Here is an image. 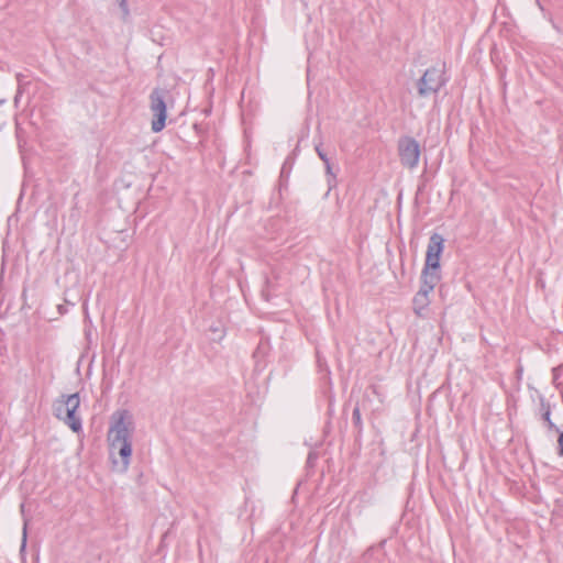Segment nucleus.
<instances>
[{"mask_svg":"<svg viewBox=\"0 0 563 563\" xmlns=\"http://www.w3.org/2000/svg\"><path fill=\"white\" fill-rule=\"evenodd\" d=\"M167 95V91L163 89H154L151 95V111L154 115V119L152 120V131L155 133L161 132L165 128L166 123V102H165V96Z\"/></svg>","mask_w":563,"mask_h":563,"instance_id":"nucleus-4","label":"nucleus"},{"mask_svg":"<svg viewBox=\"0 0 563 563\" xmlns=\"http://www.w3.org/2000/svg\"><path fill=\"white\" fill-rule=\"evenodd\" d=\"M134 431L133 416L129 410L112 413L107 441L112 464L120 472H126L130 466Z\"/></svg>","mask_w":563,"mask_h":563,"instance_id":"nucleus-1","label":"nucleus"},{"mask_svg":"<svg viewBox=\"0 0 563 563\" xmlns=\"http://www.w3.org/2000/svg\"><path fill=\"white\" fill-rule=\"evenodd\" d=\"M556 368H560V372H563V364L559 365Z\"/></svg>","mask_w":563,"mask_h":563,"instance_id":"nucleus-16","label":"nucleus"},{"mask_svg":"<svg viewBox=\"0 0 563 563\" xmlns=\"http://www.w3.org/2000/svg\"><path fill=\"white\" fill-rule=\"evenodd\" d=\"M429 294L419 290L412 300L413 311L417 316L421 317L426 308L429 306Z\"/></svg>","mask_w":563,"mask_h":563,"instance_id":"nucleus-8","label":"nucleus"},{"mask_svg":"<svg viewBox=\"0 0 563 563\" xmlns=\"http://www.w3.org/2000/svg\"><path fill=\"white\" fill-rule=\"evenodd\" d=\"M119 2V7L120 9L122 10V13H123V18H128L129 14H130V10H129V7H128V0H118Z\"/></svg>","mask_w":563,"mask_h":563,"instance_id":"nucleus-11","label":"nucleus"},{"mask_svg":"<svg viewBox=\"0 0 563 563\" xmlns=\"http://www.w3.org/2000/svg\"><path fill=\"white\" fill-rule=\"evenodd\" d=\"M559 454L563 456V432L559 435L558 439Z\"/></svg>","mask_w":563,"mask_h":563,"instance_id":"nucleus-15","label":"nucleus"},{"mask_svg":"<svg viewBox=\"0 0 563 563\" xmlns=\"http://www.w3.org/2000/svg\"><path fill=\"white\" fill-rule=\"evenodd\" d=\"M552 373H553V384H555L558 386L559 385V378L561 376L560 368H553Z\"/></svg>","mask_w":563,"mask_h":563,"instance_id":"nucleus-14","label":"nucleus"},{"mask_svg":"<svg viewBox=\"0 0 563 563\" xmlns=\"http://www.w3.org/2000/svg\"><path fill=\"white\" fill-rule=\"evenodd\" d=\"M541 408L543 410L542 419L547 422L550 429L554 428V423L551 420V409L548 402L541 401Z\"/></svg>","mask_w":563,"mask_h":563,"instance_id":"nucleus-9","label":"nucleus"},{"mask_svg":"<svg viewBox=\"0 0 563 563\" xmlns=\"http://www.w3.org/2000/svg\"><path fill=\"white\" fill-rule=\"evenodd\" d=\"M79 406L80 397L78 393L62 396L54 405L55 417L63 421L75 433L82 431V419L77 413Z\"/></svg>","mask_w":563,"mask_h":563,"instance_id":"nucleus-2","label":"nucleus"},{"mask_svg":"<svg viewBox=\"0 0 563 563\" xmlns=\"http://www.w3.org/2000/svg\"><path fill=\"white\" fill-rule=\"evenodd\" d=\"M446 82L444 66L429 67L417 81L418 95L421 98L437 95Z\"/></svg>","mask_w":563,"mask_h":563,"instance_id":"nucleus-3","label":"nucleus"},{"mask_svg":"<svg viewBox=\"0 0 563 563\" xmlns=\"http://www.w3.org/2000/svg\"><path fill=\"white\" fill-rule=\"evenodd\" d=\"M398 153L400 162L405 167L413 169L418 166L420 158V145L413 137H400L398 141Z\"/></svg>","mask_w":563,"mask_h":563,"instance_id":"nucleus-5","label":"nucleus"},{"mask_svg":"<svg viewBox=\"0 0 563 563\" xmlns=\"http://www.w3.org/2000/svg\"><path fill=\"white\" fill-rule=\"evenodd\" d=\"M352 420H353V423L361 428L362 426V419H361V411H360V408L358 406H356L354 409H353V412H352Z\"/></svg>","mask_w":563,"mask_h":563,"instance_id":"nucleus-10","label":"nucleus"},{"mask_svg":"<svg viewBox=\"0 0 563 563\" xmlns=\"http://www.w3.org/2000/svg\"><path fill=\"white\" fill-rule=\"evenodd\" d=\"M316 152L319 156V158L324 163L328 164L329 157L327 156L325 152L322 150L321 144L316 145Z\"/></svg>","mask_w":563,"mask_h":563,"instance_id":"nucleus-12","label":"nucleus"},{"mask_svg":"<svg viewBox=\"0 0 563 563\" xmlns=\"http://www.w3.org/2000/svg\"><path fill=\"white\" fill-rule=\"evenodd\" d=\"M421 279L422 283L419 290L430 294L433 291L435 285L438 284L440 276L438 275L437 271L423 268L421 273Z\"/></svg>","mask_w":563,"mask_h":563,"instance_id":"nucleus-7","label":"nucleus"},{"mask_svg":"<svg viewBox=\"0 0 563 563\" xmlns=\"http://www.w3.org/2000/svg\"><path fill=\"white\" fill-rule=\"evenodd\" d=\"M444 239L439 233H433L429 239L423 268L437 271L440 267V256L443 251Z\"/></svg>","mask_w":563,"mask_h":563,"instance_id":"nucleus-6","label":"nucleus"},{"mask_svg":"<svg viewBox=\"0 0 563 563\" xmlns=\"http://www.w3.org/2000/svg\"><path fill=\"white\" fill-rule=\"evenodd\" d=\"M325 165V173L329 177H331V179H328V184L331 186V183L332 180L334 181L335 180V175L334 173L332 172V165L330 163V159L328 161V164H324Z\"/></svg>","mask_w":563,"mask_h":563,"instance_id":"nucleus-13","label":"nucleus"}]
</instances>
